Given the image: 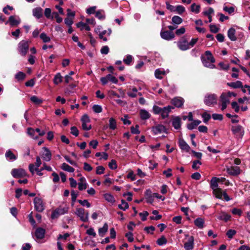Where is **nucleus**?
<instances>
[{
	"mask_svg": "<svg viewBox=\"0 0 250 250\" xmlns=\"http://www.w3.org/2000/svg\"><path fill=\"white\" fill-rule=\"evenodd\" d=\"M201 59L205 67L211 69L215 68V65L213 64L215 62V59L210 51H206L205 54L201 56Z\"/></svg>",
	"mask_w": 250,
	"mask_h": 250,
	"instance_id": "f257e3e1",
	"label": "nucleus"
},
{
	"mask_svg": "<svg viewBox=\"0 0 250 250\" xmlns=\"http://www.w3.org/2000/svg\"><path fill=\"white\" fill-rule=\"evenodd\" d=\"M173 108L174 107L170 105L162 108L155 105L153 107V111L155 114H161L162 118L165 119L168 117L169 113Z\"/></svg>",
	"mask_w": 250,
	"mask_h": 250,
	"instance_id": "f03ea898",
	"label": "nucleus"
},
{
	"mask_svg": "<svg viewBox=\"0 0 250 250\" xmlns=\"http://www.w3.org/2000/svg\"><path fill=\"white\" fill-rule=\"evenodd\" d=\"M69 206L65 205L64 206H60L57 208H56L52 212L51 217L52 219L57 218L60 215H63L67 213L69 210Z\"/></svg>",
	"mask_w": 250,
	"mask_h": 250,
	"instance_id": "7ed1b4c3",
	"label": "nucleus"
},
{
	"mask_svg": "<svg viewBox=\"0 0 250 250\" xmlns=\"http://www.w3.org/2000/svg\"><path fill=\"white\" fill-rule=\"evenodd\" d=\"M75 214L79 217L83 222H87L88 221L89 213L87 211L82 208H77L76 209Z\"/></svg>",
	"mask_w": 250,
	"mask_h": 250,
	"instance_id": "20e7f679",
	"label": "nucleus"
},
{
	"mask_svg": "<svg viewBox=\"0 0 250 250\" xmlns=\"http://www.w3.org/2000/svg\"><path fill=\"white\" fill-rule=\"evenodd\" d=\"M18 51L21 56H25L29 49V42L22 40L18 44Z\"/></svg>",
	"mask_w": 250,
	"mask_h": 250,
	"instance_id": "39448f33",
	"label": "nucleus"
},
{
	"mask_svg": "<svg viewBox=\"0 0 250 250\" xmlns=\"http://www.w3.org/2000/svg\"><path fill=\"white\" fill-rule=\"evenodd\" d=\"M217 98L214 94H207L204 98V103L208 106L213 105L217 104Z\"/></svg>",
	"mask_w": 250,
	"mask_h": 250,
	"instance_id": "423d86ee",
	"label": "nucleus"
},
{
	"mask_svg": "<svg viewBox=\"0 0 250 250\" xmlns=\"http://www.w3.org/2000/svg\"><path fill=\"white\" fill-rule=\"evenodd\" d=\"M213 194L217 198L221 199H222V197L223 196L224 199L226 201H229L230 200V198L227 194L226 192L223 191V190L220 188L213 190Z\"/></svg>",
	"mask_w": 250,
	"mask_h": 250,
	"instance_id": "0eeeda50",
	"label": "nucleus"
},
{
	"mask_svg": "<svg viewBox=\"0 0 250 250\" xmlns=\"http://www.w3.org/2000/svg\"><path fill=\"white\" fill-rule=\"evenodd\" d=\"M231 130L236 137L241 138L244 135V130L240 125H232Z\"/></svg>",
	"mask_w": 250,
	"mask_h": 250,
	"instance_id": "6e6552de",
	"label": "nucleus"
},
{
	"mask_svg": "<svg viewBox=\"0 0 250 250\" xmlns=\"http://www.w3.org/2000/svg\"><path fill=\"white\" fill-rule=\"evenodd\" d=\"M11 175L15 178H23L27 175L26 171L22 168H14L11 171Z\"/></svg>",
	"mask_w": 250,
	"mask_h": 250,
	"instance_id": "1a4fd4ad",
	"label": "nucleus"
},
{
	"mask_svg": "<svg viewBox=\"0 0 250 250\" xmlns=\"http://www.w3.org/2000/svg\"><path fill=\"white\" fill-rule=\"evenodd\" d=\"M35 208L38 212H42L44 209V205L42 199L39 197H35L34 200Z\"/></svg>",
	"mask_w": 250,
	"mask_h": 250,
	"instance_id": "9d476101",
	"label": "nucleus"
},
{
	"mask_svg": "<svg viewBox=\"0 0 250 250\" xmlns=\"http://www.w3.org/2000/svg\"><path fill=\"white\" fill-rule=\"evenodd\" d=\"M185 102L184 99L181 97H176L171 100L170 103L175 107L180 108L182 107Z\"/></svg>",
	"mask_w": 250,
	"mask_h": 250,
	"instance_id": "9b49d317",
	"label": "nucleus"
},
{
	"mask_svg": "<svg viewBox=\"0 0 250 250\" xmlns=\"http://www.w3.org/2000/svg\"><path fill=\"white\" fill-rule=\"evenodd\" d=\"M82 122V128L84 130H89L91 128V125L88 124L90 122V119L87 115H84L81 118Z\"/></svg>",
	"mask_w": 250,
	"mask_h": 250,
	"instance_id": "f8f14e48",
	"label": "nucleus"
},
{
	"mask_svg": "<svg viewBox=\"0 0 250 250\" xmlns=\"http://www.w3.org/2000/svg\"><path fill=\"white\" fill-rule=\"evenodd\" d=\"M178 48L183 51L189 49L188 42L185 38H183L177 43Z\"/></svg>",
	"mask_w": 250,
	"mask_h": 250,
	"instance_id": "ddd939ff",
	"label": "nucleus"
},
{
	"mask_svg": "<svg viewBox=\"0 0 250 250\" xmlns=\"http://www.w3.org/2000/svg\"><path fill=\"white\" fill-rule=\"evenodd\" d=\"M160 36L162 39L167 41L171 40L175 37V35L172 32L164 30L163 29L161 30Z\"/></svg>",
	"mask_w": 250,
	"mask_h": 250,
	"instance_id": "4468645a",
	"label": "nucleus"
},
{
	"mask_svg": "<svg viewBox=\"0 0 250 250\" xmlns=\"http://www.w3.org/2000/svg\"><path fill=\"white\" fill-rule=\"evenodd\" d=\"M220 103L221 105V109L222 110L226 109L227 104L229 103V96L225 93H223L220 96Z\"/></svg>",
	"mask_w": 250,
	"mask_h": 250,
	"instance_id": "2eb2a0df",
	"label": "nucleus"
},
{
	"mask_svg": "<svg viewBox=\"0 0 250 250\" xmlns=\"http://www.w3.org/2000/svg\"><path fill=\"white\" fill-rule=\"evenodd\" d=\"M225 180V179L224 178L219 179L216 177H212V179H211L210 183V186L211 188L213 190H214L216 189L219 188H218V183L220 181L223 182V181Z\"/></svg>",
	"mask_w": 250,
	"mask_h": 250,
	"instance_id": "dca6fc26",
	"label": "nucleus"
},
{
	"mask_svg": "<svg viewBox=\"0 0 250 250\" xmlns=\"http://www.w3.org/2000/svg\"><path fill=\"white\" fill-rule=\"evenodd\" d=\"M9 22L10 25L12 26H17L20 24L21 20L19 17L16 16H11L9 17L8 21L6 22V24Z\"/></svg>",
	"mask_w": 250,
	"mask_h": 250,
	"instance_id": "f3484780",
	"label": "nucleus"
},
{
	"mask_svg": "<svg viewBox=\"0 0 250 250\" xmlns=\"http://www.w3.org/2000/svg\"><path fill=\"white\" fill-rule=\"evenodd\" d=\"M152 131L155 134L166 132V127L162 125H157L152 127Z\"/></svg>",
	"mask_w": 250,
	"mask_h": 250,
	"instance_id": "a211bd4d",
	"label": "nucleus"
},
{
	"mask_svg": "<svg viewBox=\"0 0 250 250\" xmlns=\"http://www.w3.org/2000/svg\"><path fill=\"white\" fill-rule=\"evenodd\" d=\"M184 247L186 250H192L194 248V237L190 236L188 241L184 244Z\"/></svg>",
	"mask_w": 250,
	"mask_h": 250,
	"instance_id": "6ab92c4d",
	"label": "nucleus"
},
{
	"mask_svg": "<svg viewBox=\"0 0 250 250\" xmlns=\"http://www.w3.org/2000/svg\"><path fill=\"white\" fill-rule=\"evenodd\" d=\"M227 172L231 175H237L240 173V169L238 167H230L227 168Z\"/></svg>",
	"mask_w": 250,
	"mask_h": 250,
	"instance_id": "aec40b11",
	"label": "nucleus"
},
{
	"mask_svg": "<svg viewBox=\"0 0 250 250\" xmlns=\"http://www.w3.org/2000/svg\"><path fill=\"white\" fill-rule=\"evenodd\" d=\"M145 196L147 203L152 204L154 202L153 193H152L150 189L146 191Z\"/></svg>",
	"mask_w": 250,
	"mask_h": 250,
	"instance_id": "412c9836",
	"label": "nucleus"
},
{
	"mask_svg": "<svg viewBox=\"0 0 250 250\" xmlns=\"http://www.w3.org/2000/svg\"><path fill=\"white\" fill-rule=\"evenodd\" d=\"M44 152L42 154V159L46 161H49L51 158V153L50 150L46 147H43Z\"/></svg>",
	"mask_w": 250,
	"mask_h": 250,
	"instance_id": "4be33fe9",
	"label": "nucleus"
},
{
	"mask_svg": "<svg viewBox=\"0 0 250 250\" xmlns=\"http://www.w3.org/2000/svg\"><path fill=\"white\" fill-rule=\"evenodd\" d=\"M235 33L236 31L233 28H229L228 31V37L231 41H235L237 40Z\"/></svg>",
	"mask_w": 250,
	"mask_h": 250,
	"instance_id": "5701e85b",
	"label": "nucleus"
},
{
	"mask_svg": "<svg viewBox=\"0 0 250 250\" xmlns=\"http://www.w3.org/2000/svg\"><path fill=\"white\" fill-rule=\"evenodd\" d=\"M111 32L112 31L111 29H108V31H106L105 30L102 31L99 34V38L101 40H103L104 42L107 41V39L106 37H104V36L107 34V36H109L111 33Z\"/></svg>",
	"mask_w": 250,
	"mask_h": 250,
	"instance_id": "b1692460",
	"label": "nucleus"
},
{
	"mask_svg": "<svg viewBox=\"0 0 250 250\" xmlns=\"http://www.w3.org/2000/svg\"><path fill=\"white\" fill-rule=\"evenodd\" d=\"M179 146L180 148L186 152H188L190 149L189 146L183 140H180L179 142Z\"/></svg>",
	"mask_w": 250,
	"mask_h": 250,
	"instance_id": "393cba45",
	"label": "nucleus"
},
{
	"mask_svg": "<svg viewBox=\"0 0 250 250\" xmlns=\"http://www.w3.org/2000/svg\"><path fill=\"white\" fill-rule=\"evenodd\" d=\"M172 126L175 129H178L181 127V119L179 117H174L172 121Z\"/></svg>",
	"mask_w": 250,
	"mask_h": 250,
	"instance_id": "a878e982",
	"label": "nucleus"
},
{
	"mask_svg": "<svg viewBox=\"0 0 250 250\" xmlns=\"http://www.w3.org/2000/svg\"><path fill=\"white\" fill-rule=\"evenodd\" d=\"M33 15L37 19L41 18L42 16V9L40 7H37L33 10Z\"/></svg>",
	"mask_w": 250,
	"mask_h": 250,
	"instance_id": "bb28decb",
	"label": "nucleus"
},
{
	"mask_svg": "<svg viewBox=\"0 0 250 250\" xmlns=\"http://www.w3.org/2000/svg\"><path fill=\"white\" fill-rule=\"evenodd\" d=\"M167 71L163 69H157L155 71V76L156 78H162L167 73Z\"/></svg>",
	"mask_w": 250,
	"mask_h": 250,
	"instance_id": "cd10ccee",
	"label": "nucleus"
},
{
	"mask_svg": "<svg viewBox=\"0 0 250 250\" xmlns=\"http://www.w3.org/2000/svg\"><path fill=\"white\" fill-rule=\"evenodd\" d=\"M45 230L42 228H38L35 232V236L38 239H42L44 237Z\"/></svg>",
	"mask_w": 250,
	"mask_h": 250,
	"instance_id": "c85d7f7f",
	"label": "nucleus"
},
{
	"mask_svg": "<svg viewBox=\"0 0 250 250\" xmlns=\"http://www.w3.org/2000/svg\"><path fill=\"white\" fill-rule=\"evenodd\" d=\"M231 216L230 215L224 212H222L220 213V214L217 216V218L220 220H224L225 222L228 221L230 219Z\"/></svg>",
	"mask_w": 250,
	"mask_h": 250,
	"instance_id": "c756f323",
	"label": "nucleus"
},
{
	"mask_svg": "<svg viewBox=\"0 0 250 250\" xmlns=\"http://www.w3.org/2000/svg\"><path fill=\"white\" fill-rule=\"evenodd\" d=\"M205 223V220L202 218H197L194 220V224L199 229H203Z\"/></svg>",
	"mask_w": 250,
	"mask_h": 250,
	"instance_id": "7c9ffc66",
	"label": "nucleus"
},
{
	"mask_svg": "<svg viewBox=\"0 0 250 250\" xmlns=\"http://www.w3.org/2000/svg\"><path fill=\"white\" fill-rule=\"evenodd\" d=\"M5 156L7 159L10 161H15L17 158V157L10 150H8L6 152Z\"/></svg>",
	"mask_w": 250,
	"mask_h": 250,
	"instance_id": "2f4dec72",
	"label": "nucleus"
},
{
	"mask_svg": "<svg viewBox=\"0 0 250 250\" xmlns=\"http://www.w3.org/2000/svg\"><path fill=\"white\" fill-rule=\"evenodd\" d=\"M140 115L142 120H147L150 117V114L145 109L140 110Z\"/></svg>",
	"mask_w": 250,
	"mask_h": 250,
	"instance_id": "473e14b6",
	"label": "nucleus"
},
{
	"mask_svg": "<svg viewBox=\"0 0 250 250\" xmlns=\"http://www.w3.org/2000/svg\"><path fill=\"white\" fill-rule=\"evenodd\" d=\"M228 85L233 88H238L240 87H243V84L241 82L239 81H236L235 82L228 83Z\"/></svg>",
	"mask_w": 250,
	"mask_h": 250,
	"instance_id": "72a5a7b5",
	"label": "nucleus"
},
{
	"mask_svg": "<svg viewBox=\"0 0 250 250\" xmlns=\"http://www.w3.org/2000/svg\"><path fill=\"white\" fill-rule=\"evenodd\" d=\"M108 225L107 223H105L102 228H99L98 231L100 236L103 237L104 234L107 231Z\"/></svg>",
	"mask_w": 250,
	"mask_h": 250,
	"instance_id": "f704fd0d",
	"label": "nucleus"
},
{
	"mask_svg": "<svg viewBox=\"0 0 250 250\" xmlns=\"http://www.w3.org/2000/svg\"><path fill=\"white\" fill-rule=\"evenodd\" d=\"M201 122L199 120H194L192 123L187 125V127L189 130H192L199 125Z\"/></svg>",
	"mask_w": 250,
	"mask_h": 250,
	"instance_id": "c9c22d12",
	"label": "nucleus"
},
{
	"mask_svg": "<svg viewBox=\"0 0 250 250\" xmlns=\"http://www.w3.org/2000/svg\"><path fill=\"white\" fill-rule=\"evenodd\" d=\"M61 168L63 170L69 172H73L74 171V168L72 167H70L68 164L63 163L62 166Z\"/></svg>",
	"mask_w": 250,
	"mask_h": 250,
	"instance_id": "e433bc0d",
	"label": "nucleus"
},
{
	"mask_svg": "<svg viewBox=\"0 0 250 250\" xmlns=\"http://www.w3.org/2000/svg\"><path fill=\"white\" fill-rule=\"evenodd\" d=\"M182 21V19L178 16H174L172 18L171 22L173 24L179 25L181 24Z\"/></svg>",
	"mask_w": 250,
	"mask_h": 250,
	"instance_id": "4c0bfd02",
	"label": "nucleus"
},
{
	"mask_svg": "<svg viewBox=\"0 0 250 250\" xmlns=\"http://www.w3.org/2000/svg\"><path fill=\"white\" fill-rule=\"evenodd\" d=\"M78 28H80L81 30L85 29L86 31H89L90 30V27L87 25L86 23L83 22H79L77 24Z\"/></svg>",
	"mask_w": 250,
	"mask_h": 250,
	"instance_id": "58836bf2",
	"label": "nucleus"
},
{
	"mask_svg": "<svg viewBox=\"0 0 250 250\" xmlns=\"http://www.w3.org/2000/svg\"><path fill=\"white\" fill-rule=\"evenodd\" d=\"M201 7L200 5H197L193 3L191 5V11L196 14H198L200 11Z\"/></svg>",
	"mask_w": 250,
	"mask_h": 250,
	"instance_id": "ea45409f",
	"label": "nucleus"
},
{
	"mask_svg": "<svg viewBox=\"0 0 250 250\" xmlns=\"http://www.w3.org/2000/svg\"><path fill=\"white\" fill-rule=\"evenodd\" d=\"M109 123V127L110 129L115 130L116 128L117 123L113 118H110Z\"/></svg>",
	"mask_w": 250,
	"mask_h": 250,
	"instance_id": "a19ab883",
	"label": "nucleus"
},
{
	"mask_svg": "<svg viewBox=\"0 0 250 250\" xmlns=\"http://www.w3.org/2000/svg\"><path fill=\"white\" fill-rule=\"evenodd\" d=\"M95 16L98 19L103 20L105 18V15L104 11L102 10H98L95 13Z\"/></svg>",
	"mask_w": 250,
	"mask_h": 250,
	"instance_id": "79ce46f5",
	"label": "nucleus"
},
{
	"mask_svg": "<svg viewBox=\"0 0 250 250\" xmlns=\"http://www.w3.org/2000/svg\"><path fill=\"white\" fill-rule=\"evenodd\" d=\"M133 57L130 55H127L123 59V62L127 65H129L132 62Z\"/></svg>",
	"mask_w": 250,
	"mask_h": 250,
	"instance_id": "37998d69",
	"label": "nucleus"
},
{
	"mask_svg": "<svg viewBox=\"0 0 250 250\" xmlns=\"http://www.w3.org/2000/svg\"><path fill=\"white\" fill-rule=\"evenodd\" d=\"M104 199L108 202L110 203H114L115 201V198L113 195L109 193L104 194Z\"/></svg>",
	"mask_w": 250,
	"mask_h": 250,
	"instance_id": "c03bdc74",
	"label": "nucleus"
},
{
	"mask_svg": "<svg viewBox=\"0 0 250 250\" xmlns=\"http://www.w3.org/2000/svg\"><path fill=\"white\" fill-rule=\"evenodd\" d=\"M31 101L36 104H40L42 103V100L36 96H32L30 98Z\"/></svg>",
	"mask_w": 250,
	"mask_h": 250,
	"instance_id": "a18cd8bd",
	"label": "nucleus"
},
{
	"mask_svg": "<svg viewBox=\"0 0 250 250\" xmlns=\"http://www.w3.org/2000/svg\"><path fill=\"white\" fill-rule=\"evenodd\" d=\"M121 204H119L118 205V207L121 209L123 210H125L127 208H128V204L127 202H126L124 200H122Z\"/></svg>",
	"mask_w": 250,
	"mask_h": 250,
	"instance_id": "49530a36",
	"label": "nucleus"
},
{
	"mask_svg": "<svg viewBox=\"0 0 250 250\" xmlns=\"http://www.w3.org/2000/svg\"><path fill=\"white\" fill-rule=\"evenodd\" d=\"M175 11L179 14H182L185 11V8L183 6L179 5L175 7Z\"/></svg>",
	"mask_w": 250,
	"mask_h": 250,
	"instance_id": "de8ad7c7",
	"label": "nucleus"
},
{
	"mask_svg": "<svg viewBox=\"0 0 250 250\" xmlns=\"http://www.w3.org/2000/svg\"><path fill=\"white\" fill-rule=\"evenodd\" d=\"M40 37L44 42H48L50 41V38L47 36L45 33H41Z\"/></svg>",
	"mask_w": 250,
	"mask_h": 250,
	"instance_id": "09e8293b",
	"label": "nucleus"
},
{
	"mask_svg": "<svg viewBox=\"0 0 250 250\" xmlns=\"http://www.w3.org/2000/svg\"><path fill=\"white\" fill-rule=\"evenodd\" d=\"M27 133L32 138L34 139L38 138V136L35 135V130L33 128H28Z\"/></svg>",
	"mask_w": 250,
	"mask_h": 250,
	"instance_id": "8fccbe9b",
	"label": "nucleus"
},
{
	"mask_svg": "<svg viewBox=\"0 0 250 250\" xmlns=\"http://www.w3.org/2000/svg\"><path fill=\"white\" fill-rule=\"evenodd\" d=\"M108 166L111 169H115L117 168V164L115 160L112 159L109 163Z\"/></svg>",
	"mask_w": 250,
	"mask_h": 250,
	"instance_id": "3c124183",
	"label": "nucleus"
},
{
	"mask_svg": "<svg viewBox=\"0 0 250 250\" xmlns=\"http://www.w3.org/2000/svg\"><path fill=\"white\" fill-rule=\"evenodd\" d=\"M157 243L159 246H162L167 243V240L164 236H162L157 240Z\"/></svg>",
	"mask_w": 250,
	"mask_h": 250,
	"instance_id": "603ef678",
	"label": "nucleus"
},
{
	"mask_svg": "<svg viewBox=\"0 0 250 250\" xmlns=\"http://www.w3.org/2000/svg\"><path fill=\"white\" fill-rule=\"evenodd\" d=\"M202 117L203 118V121L204 123H207L211 118V116L207 112H205L202 115Z\"/></svg>",
	"mask_w": 250,
	"mask_h": 250,
	"instance_id": "864d4df0",
	"label": "nucleus"
},
{
	"mask_svg": "<svg viewBox=\"0 0 250 250\" xmlns=\"http://www.w3.org/2000/svg\"><path fill=\"white\" fill-rule=\"evenodd\" d=\"M92 109L95 113H99L102 111V108L101 105L95 104L92 107Z\"/></svg>",
	"mask_w": 250,
	"mask_h": 250,
	"instance_id": "5fc2aeb1",
	"label": "nucleus"
},
{
	"mask_svg": "<svg viewBox=\"0 0 250 250\" xmlns=\"http://www.w3.org/2000/svg\"><path fill=\"white\" fill-rule=\"evenodd\" d=\"M105 168L103 166H100L96 167V173L98 175L102 174L104 173Z\"/></svg>",
	"mask_w": 250,
	"mask_h": 250,
	"instance_id": "6e6d98bb",
	"label": "nucleus"
},
{
	"mask_svg": "<svg viewBox=\"0 0 250 250\" xmlns=\"http://www.w3.org/2000/svg\"><path fill=\"white\" fill-rule=\"evenodd\" d=\"M236 233V231L233 229H229L226 233L228 238L231 239Z\"/></svg>",
	"mask_w": 250,
	"mask_h": 250,
	"instance_id": "4d7b16f0",
	"label": "nucleus"
},
{
	"mask_svg": "<svg viewBox=\"0 0 250 250\" xmlns=\"http://www.w3.org/2000/svg\"><path fill=\"white\" fill-rule=\"evenodd\" d=\"M186 32V29L184 27H181L179 29H177L175 31V34L177 36H180L184 34Z\"/></svg>",
	"mask_w": 250,
	"mask_h": 250,
	"instance_id": "13d9d810",
	"label": "nucleus"
},
{
	"mask_svg": "<svg viewBox=\"0 0 250 250\" xmlns=\"http://www.w3.org/2000/svg\"><path fill=\"white\" fill-rule=\"evenodd\" d=\"M139 125H135V127L131 126V132L132 134H138L140 133V131L139 130Z\"/></svg>",
	"mask_w": 250,
	"mask_h": 250,
	"instance_id": "bf43d9fd",
	"label": "nucleus"
},
{
	"mask_svg": "<svg viewBox=\"0 0 250 250\" xmlns=\"http://www.w3.org/2000/svg\"><path fill=\"white\" fill-rule=\"evenodd\" d=\"M79 131L78 129V128L74 126L71 127V133L74 135L75 136L77 137L79 135Z\"/></svg>",
	"mask_w": 250,
	"mask_h": 250,
	"instance_id": "052dcab7",
	"label": "nucleus"
},
{
	"mask_svg": "<svg viewBox=\"0 0 250 250\" xmlns=\"http://www.w3.org/2000/svg\"><path fill=\"white\" fill-rule=\"evenodd\" d=\"M218 66L220 67V69L224 70H227L229 68V64L225 63L222 62L219 63Z\"/></svg>",
	"mask_w": 250,
	"mask_h": 250,
	"instance_id": "680f3d73",
	"label": "nucleus"
},
{
	"mask_svg": "<svg viewBox=\"0 0 250 250\" xmlns=\"http://www.w3.org/2000/svg\"><path fill=\"white\" fill-rule=\"evenodd\" d=\"M202 163L199 160L194 161L193 162L192 167L194 169H197L199 168V166Z\"/></svg>",
	"mask_w": 250,
	"mask_h": 250,
	"instance_id": "e2e57ef3",
	"label": "nucleus"
},
{
	"mask_svg": "<svg viewBox=\"0 0 250 250\" xmlns=\"http://www.w3.org/2000/svg\"><path fill=\"white\" fill-rule=\"evenodd\" d=\"M223 10L228 12L229 14H231L234 12V8L232 6L228 7L227 6H224Z\"/></svg>",
	"mask_w": 250,
	"mask_h": 250,
	"instance_id": "0e129e2a",
	"label": "nucleus"
},
{
	"mask_svg": "<svg viewBox=\"0 0 250 250\" xmlns=\"http://www.w3.org/2000/svg\"><path fill=\"white\" fill-rule=\"evenodd\" d=\"M86 234L88 235L92 236L95 237L96 235V232L94 231V229L92 228H90L86 230Z\"/></svg>",
	"mask_w": 250,
	"mask_h": 250,
	"instance_id": "69168bd1",
	"label": "nucleus"
},
{
	"mask_svg": "<svg viewBox=\"0 0 250 250\" xmlns=\"http://www.w3.org/2000/svg\"><path fill=\"white\" fill-rule=\"evenodd\" d=\"M78 202L83 206H86L87 208H89L90 207V204L88 202L87 200H78Z\"/></svg>",
	"mask_w": 250,
	"mask_h": 250,
	"instance_id": "338daca9",
	"label": "nucleus"
},
{
	"mask_svg": "<svg viewBox=\"0 0 250 250\" xmlns=\"http://www.w3.org/2000/svg\"><path fill=\"white\" fill-rule=\"evenodd\" d=\"M148 214V212L146 211L139 213V215L141 217V220L143 221H145L146 220V217Z\"/></svg>",
	"mask_w": 250,
	"mask_h": 250,
	"instance_id": "774afa93",
	"label": "nucleus"
}]
</instances>
